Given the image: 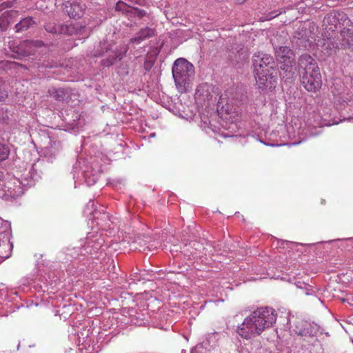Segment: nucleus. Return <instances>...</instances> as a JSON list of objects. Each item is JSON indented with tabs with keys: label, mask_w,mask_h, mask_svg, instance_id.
Wrapping results in <instances>:
<instances>
[{
	"label": "nucleus",
	"mask_w": 353,
	"mask_h": 353,
	"mask_svg": "<svg viewBox=\"0 0 353 353\" xmlns=\"http://www.w3.org/2000/svg\"><path fill=\"white\" fill-rule=\"evenodd\" d=\"M276 314L271 307H260L245 318L238 326V334L243 339H250L259 336L265 329L273 325Z\"/></svg>",
	"instance_id": "obj_1"
},
{
	"label": "nucleus",
	"mask_w": 353,
	"mask_h": 353,
	"mask_svg": "<svg viewBox=\"0 0 353 353\" xmlns=\"http://www.w3.org/2000/svg\"><path fill=\"white\" fill-rule=\"evenodd\" d=\"M346 14L343 12L333 11L327 14L323 19L325 29L323 38L317 41L316 45L321 48L325 54H332L336 49L339 48V37L336 30L341 28V22L347 20Z\"/></svg>",
	"instance_id": "obj_2"
},
{
	"label": "nucleus",
	"mask_w": 353,
	"mask_h": 353,
	"mask_svg": "<svg viewBox=\"0 0 353 353\" xmlns=\"http://www.w3.org/2000/svg\"><path fill=\"white\" fill-rule=\"evenodd\" d=\"M172 75L179 92L188 90L194 75L193 65L183 58L177 59L172 65Z\"/></svg>",
	"instance_id": "obj_3"
},
{
	"label": "nucleus",
	"mask_w": 353,
	"mask_h": 353,
	"mask_svg": "<svg viewBox=\"0 0 353 353\" xmlns=\"http://www.w3.org/2000/svg\"><path fill=\"white\" fill-rule=\"evenodd\" d=\"M128 50L126 45L116 47L114 43L103 41L95 50L94 56L101 57V64L105 67H110L117 60H121Z\"/></svg>",
	"instance_id": "obj_4"
},
{
	"label": "nucleus",
	"mask_w": 353,
	"mask_h": 353,
	"mask_svg": "<svg viewBox=\"0 0 353 353\" xmlns=\"http://www.w3.org/2000/svg\"><path fill=\"white\" fill-rule=\"evenodd\" d=\"M254 72L275 70V63L272 57L263 52H258L252 57Z\"/></svg>",
	"instance_id": "obj_5"
},
{
	"label": "nucleus",
	"mask_w": 353,
	"mask_h": 353,
	"mask_svg": "<svg viewBox=\"0 0 353 353\" xmlns=\"http://www.w3.org/2000/svg\"><path fill=\"white\" fill-rule=\"evenodd\" d=\"M301 76V83L307 91L315 92L321 88L322 81L319 69L307 73H302Z\"/></svg>",
	"instance_id": "obj_6"
},
{
	"label": "nucleus",
	"mask_w": 353,
	"mask_h": 353,
	"mask_svg": "<svg viewBox=\"0 0 353 353\" xmlns=\"http://www.w3.org/2000/svg\"><path fill=\"white\" fill-rule=\"evenodd\" d=\"M292 331L303 337H314L320 331V327L315 323L299 320L294 323Z\"/></svg>",
	"instance_id": "obj_7"
},
{
	"label": "nucleus",
	"mask_w": 353,
	"mask_h": 353,
	"mask_svg": "<svg viewBox=\"0 0 353 353\" xmlns=\"http://www.w3.org/2000/svg\"><path fill=\"white\" fill-rule=\"evenodd\" d=\"M255 79L258 87L261 89L274 88L276 83V76L274 74L275 70L272 71H263V72H254Z\"/></svg>",
	"instance_id": "obj_8"
},
{
	"label": "nucleus",
	"mask_w": 353,
	"mask_h": 353,
	"mask_svg": "<svg viewBox=\"0 0 353 353\" xmlns=\"http://www.w3.org/2000/svg\"><path fill=\"white\" fill-rule=\"evenodd\" d=\"M298 67L300 74L319 70L316 61L310 54H302L298 61Z\"/></svg>",
	"instance_id": "obj_9"
},
{
	"label": "nucleus",
	"mask_w": 353,
	"mask_h": 353,
	"mask_svg": "<svg viewBox=\"0 0 353 353\" xmlns=\"http://www.w3.org/2000/svg\"><path fill=\"white\" fill-rule=\"evenodd\" d=\"M212 97V88L210 85L202 84L198 86L195 92V99L198 103L209 105Z\"/></svg>",
	"instance_id": "obj_10"
},
{
	"label": "nucleus",
	"mask_w": 353,
	"mask_h": 353,
	"mask_svg": "<svg viewBox=\"0 0 353 353\" xmlns=\"http://www.w3.org/2000/svg\"><path fill=\"white\" fill-rule=\"evenodd\" d=\"M64 9L70 18H80L85 11V6L76 1H67L64 3Z\"/></svg>",
	"instance_id": "obj_11"
},
{
	"label": "nucleus",
	"mask_w": 353,
	"mask_h": 353,
	"mask_svg": "<svg viewBox=\"0 0 353 353\" xmlns=\"http://www.w3.org/2000/svg\"><path fill=\"white\" fill-rule=\"evenodd\" d=\"M18 15V12L14 10H10L4 12L0 16V29L2 31L7 30L10 24L14 23Z\"/></svg>",
	"instance_id": "obj_12"
},
{
	"label": "nucleus",
	"mask_w": 353,
	"mask_h": 353,
	"mask_svg": "<svg viewBox=\"0 0 353 353\" xmlns=\"http://www.w3.org/2000/svg\"><path fill=\"white\" fill-rule=\"evenodd\" d=\"M94 26L88 24V27L85 28L80 22L70 23V24L63 25V33L64 34L72 35L77 34H81L84 32L86 28L90 30Z\"/></svg>",
	"instance_id": "obj_13"
},
{
	"label": "nucleus",
	"mask_w": 353,
	"mask_h": 353,
	"mask_svg": "<svg viewBox=\"0 0 353 353\" xmlns=\"http://www.w3.org/2000/svg\"><path fill=\"white\" fill-rule=\"evenodd\" d=\"M155 34V29L145 27L141 29L134 37L131 38L130 42L132 43H140L143 41L154 37Z\"/></svg>",
	"instance_id": "obj_14"
},
{
	"label": "nucleus",
	"mask_w": 353,
	"mask_h": 353,
	"mask_svg": "<svg viewBox=\"0 0 353 353\" xmlns=\"http://www.w3.org/2000/svg\"><path fill=\"white\" fill-rule=\"evenodd\" d=\"M275 56L277 60L281 63L288 64L290 63V59L293 55L292 50L287 46H281L279 48H274Z\"/></svg>",
	"instance_id": "obj_15"
},
{
	"label": "nucleus",
	"mask_w": 353,
	"mask_h": 353,
	"mask_svg": "<svg viewBox=\"0 0 353 353\" xmlns=\"http://www.w3.org/2000/svg\"><path fill=\"white\" fill-rule=\"evenodd\" d=\"M217 108L225 112L227 114L232 112V99H230L227 92L221 94L217 102Z\"/></svg>",
	"instance_id": "obj_16"
},
{
	"label": "nucleus",
	"mask_w": 353,
	"mask_h": 353,
	"mask_svg": "<svg viewBox=\"0 0 353 353\" xmlns=\"http://www.w3.org/2000/svg\"><path fill=\"white\" fill-rule=\"evenodd\" d=\"M0 183V198L7 199L19 195L21 192H17L14 189L10 187V182L6 184L3 181Z\"/></svg>",
	"instance_id": "obj_17"
},
{
	"label": "nucleus",
	"mask_w": 353,
	"mask_h": 353,
	"mask_svg": "<svg viewBox=\"0 0 353 353\" xmlns=\"http://www.w3.org/2000/svg\"><path fill=\"white\" fill-rule=\"evenodd\" d=\"M341 41L339 43V47H345L353 45V30L350 29H343L340 32Z\"/></svg>",
	"instance_id": "obj_18"
},
{
	"label": "nucleus",
	"mask_w": 353,
	"mask_h": 353,
	"mask_svg": "<svg viewBox=\"0 0 353 353\" xmlns=\"http://www.w3.org/2000/svg\"><path fill=\"white\" fill-rule=\"evenodd\" d=\"M35 24V21L30 17H25L22 19L15 26L16 32H22L28 30Z\"/></svg>",
	"instance_id": "obj_19"
},
{
	"label": "nucleus",
	"mask_w": 353,
	"mask_h": 353,
	"mask_svg": "<svg viewBox=\"0 0 353 353\" xmlns=\"http://www.w3.org/2000/svg\"><path fill=\"white\" fill-rule=\"evenodd\" d=\"M45 29L48 32L61 34L63 33V24L57 23L56 22H48L46 24Z\"/></svg>",
	"instance_id": "obj_20"
},
{
	"label": "nucleus",
	"mask_w": 353,
	"mask_h": 353,
	"mask_svg": "<svg viewBox=\"0 0 353 353\" xmlns=\"http://www.w3.org/2000/svg\"><path fill=\"white\" fill-rule=\"evenodd\" d=\"M24 45L28 54H34L36 48L43 46V42L41 41H26Z\"/></svg>",
	"instance_id": "obj_21"
},
{
	"label": "nucleus",
	"mask_w": 353,
	"mask_h": 353,
	"mask_svg": "<svg viewBox=\"0 0 353 353\" xmlns=\"http://www.w3.org/2000/svg\"><path fill=\"white\" fill-rule=\"evenodd\" d=\"M49 94L56 100L61 101L65 96V90L62 88H52L48 90Z\"/></svg>",
	"instance_id": "obj_22"
},
{
	"label": "nucleus",
	"mask_w": 353,
	"mask_h": 353,
	"mask_svg": "<svg viewBox=\"0 0 353 353\" xmlns=\"http://www.w3.org/2000/svg\"><path fill=\"white\" fill-rule=\"evenodd\" d=\"M10 148L7 144L0 143V162L6 160L10 155Z\"/></svg>",
	"instance_id": "obj_23"
},
{
	"label": "nucleus",
	"mask_w": 353,
	"mask_h": 353,
	"mask_svg": "<svg viewBox=\"0 0 353 353\" xmlns=\"http://www.w3.org/2000/svg\"><path fill=\"white\" fill-rule=\"evenodd\" d=\"M60 148V143L59 142H54L50 145V147L47 149V153L55 155L56 152L59 151Z\"/></svg>",
	"instance_id": "obj_24"
},
{
	"label": "nucleus",
	"mask_w": 353,
	"mask_h": 353,
	"mask_svg": "<svg viewBox=\"0 0 353 353\" xmlns=\"http://www.w3.org/2000/svg\"><path fill=\"white\" fill-rule=\"evenodd\" d=\"M282 13V11H277V10H274L272 12H270L269 14H265L264 16L262 17V21H268V20H270L277 16H279L280 14Z\"/></svg>",
	"instance_id": "obj_25"
},
{
	"label": "nucleus",
	"mask_w": 353,
	"mask_h": 353,
	"mask_svg": "<svg viewBox=\"0 0 353 353\" xmlns=\"http://www.w3.org/2000/svg\"><path fill=\"white\" fill-rule=\"evenodd\" d=\"M295 37L299 40L302 41V42L303 43L307 42L309 43V46H310L311 43L313 42L312 40H311L309 37H307L306 32H305L303 34H301V33H297Z\"/></svg>",
	"instance_id": "obj_26"
},
{
	"label": "nucleus",
	"mask_w": 353,
	"mask_h": 353,
	"mask_svg": "<svg viewBox=\"0 0 353 353\" xmlns=\"http://www.w3.org/2000/svg\"><path fill=\"white\" fill-rule=\"evenodd\" d=\"M7 97L8 94L3 88V83L0 81V101H3Z\"/></svg>",
	"instance_id": "obj_27"
},
{
	"label": "nucleus",
	"mask_w": 353,
	"mask_h": 353,
	"mask_svg": "<svg viewBox=\"0 0 353 353\" xmlns=\"http://www.w3.org/2000/svg\"><path fill=\"white\" fill-rule=\"evenodd\" d=\"M343 302L347 303L350 306L353 307V298L352 297H347L343 299Z\"/></svg>",
	"instance_id": "obj_28"
},
{
	"label": "nucleus",
	"mask_w": 353,
	"mask_h": 353,
	"mask_svg": "<svg viewBox=\"0 0 353 353\" xmlns=\"http://www.w3.org/2000/svg\"><path fill=\"white\" fill-rule=\"evenodd\" d=\"M94 201H90L88 202V203L87 204V205H86V209L90 208V207L92 208H94Z\"/></svg>",
	"instance_id": "obj_29"
},
{
	"label": "nucleus",
	"mask_w": 353,
	"mask_h": 353,
	"mask_svg": "<svg viewBox=\"0 0 353 353\" xmlns=\"http://www.w3.org/2000/svg\"><path fill=\"white\" fill-rule=\"evenodd\" d=\"M139 14H140L141 16H143V15H145V11H143V10H141V11H139Z\"/></svg>",
	"instance_id": "obj_30"
}]
</instances>
